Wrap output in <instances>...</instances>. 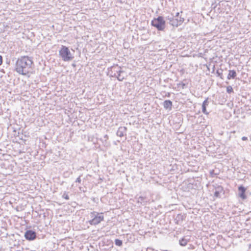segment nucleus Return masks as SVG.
<instances>
[{
    "instance_id": "nucleus-24",
    "label": "nucleus",
    "mask_w": 251,
    "mask_h": 251,
    "mask_svg": "<svg viewBox=\"0 0 251 251\" xmlns=\"http://www.w3.org/2000/svg\"><path fill=\"white\" fill-rule=\"evenodd\" d=\"M242 140L243 141H246L248 140V138L247 137H245V136H243L242 138Z\"/></svg>"
},
{
    "instance_id": "nucleus-23",
    "label": "nucleus",
    "mask_w": 251,
    "mask_h": 251,
    "mask_svg": "<svg viewBox=\"0 0 251 251\" xmlns=\"http://www.w3.org/2000/svg\"><path fill=\"white\" fill-rule=\"evenodd\" d=\"M179 15V12H176V15L175 16H174L175 17H176V18H178V19Z\"/></svg>"
},
{
    "instance_id": "nucleus-6",
    "label": "nucleus",
    "mask_w": 251,
    "mask_h": 251,
    "mask_svg": "<svg viewBox=\"0 0 251 251\" xmlns=\"http://www.w3.org/2000/svg\"><path fill=\"white\" fill-rule=\"evenodd\" d=\"M25 237L27 240H33L36 237V233L32 230H28L25 233Z\"/></svg>"
},
{
    "instance_id": "nucleus-12",
    "label": "nucleus",
    "mask_w": 251,
    "mask_h": 251,
    "mask_svg": "<svg viewBox=\"0 0 251 251\" xmlns=\"http://www.w3.org/2000/svg\"><path fill=\"white\" fill-rule=\"evenodd\" d=\"M236 76V72L235 70H229V73L227 75V79H234L235 77Z\"/></svg>"
},
{
    "instance_id": "nucleus-11",
    "label": "nucleus",
    "mask_w": 251,
    "mask_h": 251,
    "mask_svg": "<svg viewBox=\"0 0 251 251\" xmlns=\"http://www.w3.org/2000/svg\"><path fill=\"white\" fill-rule=\"evenodd\" d=\"M224 189L221 186H218L216 188V190L214 192V196L216 198L220 197V193L223 192Z\"/></svg>"
},
{
    "instance_id": "nucleus-17",
    "label": "nucleus",
    "mask_w": 251,
    "mask_h": 251,
    "mask_svg": "<svg viewBox=\"0 0 251 251\" xmlns=\"http://www.w3.org/2000/svg\"><path fill=\"white\" fill-rule=\"evenodd\" d=\"M115 244L116 246H122L123 245V242L122 240L117 239L115 240Z\"/></svg>"
},
{
    "instance_id": "nucleus-26",
    "label": "nucleus",
    "mask_w": 251,
    "mask_h": 251,
    "mask_svg": "<svg viewBox=\"0 0 251 251\" xmlns=\"http://www.w3.org/2000/svg\"><path fill=\"white\" fill-rule=\"evenodd\" d=\"M104 138L106 140V139H107L108 138V136L107 135H105L104 136Z\"/></svg>"
},
{
    "instance_id": "nucleus-25",
    "label": "nucleus",
    "mask_w": 251,
    "mask_h": 251,
    "mask_svg": "<svg viewBox=\"0 0 251 251\" xmlns=\"http://www.w3.org/2000/svg\"><path fill=\"white\" fill-rule=\"evenodd\" d=\"M2 63V57L1 55H0V65H1Z\"/></svg>"
},
{
    "instance_id": "nucleus-7",
    "label": "nucleus",
    "mask_w": 251,
    "mask_h": 251,
    "mask_svg": "<svg viewBox=\"0 0 251 251\" xmlns=\"http://www.w3.org/2000/svg\"><path fill=\"white\" fill-rule=\"evenodd\" d=\"M238 191L240 192L239 197L242 200H245L247 198V196L245 194L246 188L243 185H240L238 187Z\"/></svg>"
},
{
    "instance_id": "nucleus-28",
    "label": "nucleus",
    "mask_w": 251,
    "mask_h": 251,
    "mask_svg": "<svg viewBox=\"0 0 251 251\" xmlns=\"http://www.w3.org/2000/svg\"><path fill=\"white\" fill-rule=\"evenodd\" d=\"M166 96L167 97H170V93H168L167 95H166Z\"/></svg>"
},
{
    "instance_id": "nucleus-20",
    "label": "nucleus",
    "mask_w": 251,
    "mask_h": 251,
    "mask_svg": "<svg viewBox=\"0 0 251 251\" xmlns=\"http://www.w3.org/2000/svg\"><path fill=\"white\" fill-rule=\"evenodd\" d=\"M62 198L65 199V200H69V195L68 194V193L66 192H65L63 195H62Z\"/></svg>"
},
{
    "instance_id": "nucleus-8",
    "label": "nucleus",
    "mask_w": 251,
    "mask_h": 251,
    "mask_svg": "<svg viewBox=\"0 0 251 251\" xmlns=\"http://www.w3.org/2000/svg\"><path fill=\"white\" fill-rule=\"evenodd\" d=\"M126 130L127 128L126 127L120 126L117 131V135L120 137H124L125 135H126Z\"/></svg>"
},
{
    "instance_id": "nucleus-27",
    "label": "nucleus",
    "mask_w": 251,
    "mask_h": 251,
    "mask_svg": "<svg viewBox=\"0 0 251 251\" xmlns=\"http://www.w3.org/2000/svg\"><path fill=\"white\" fill-rule=\"evenodd\" d=\"M178 20H183V22L184 21V18H181V17H178Z\"/></svg>"
},
{
    "instance_id": "nucleus-19",
    "label": "nucleus",
    "mask_w": 251,
    "mask_h": 251,
    "mask_svg": "<svg viewBox=\"0 0 251 251\" xmlns=\"http://www.w3.org/2000/svg\"><path fill=\"white\" fill-rule=\"evenodd\" d=\"M226 92L228 94H230L232 92H233V90L232 87L231 86H228L226 87Z\"/></svg>"
},
{
    "instance_id": "nucleus-15",
    "label": "nucleus",
    "mask_w": 251,
    "mask_h": 251,
    "mask_svg": "<svg viewBox=\"0 0 251 251\" xmlns=\"http://www.w3.org/2000/svg\"><path fill=\"white\" fill-rule=\"evenodd\" d=\"M223 70L222 69L218 70L216 72V74L218 76H219L222 79H223Z\"/></svg>"
},
{
    "instance_id": "nucleus-13",
    "label": "nucleus",
    "mask_w": 251,
    "mask_h": 251,
    "mask_svg": "<svg viewBox=\"0 0 251 251\" xmlns=\"http://www.w3.org/2000/svg\"><path fill=\"white\" fill-rule=\"evenodd\" d=\"M207 99L204 100L202 104V111L203 113L207 114L208 112L206 111V106L208 104Z\"/></svg>"
},
{
    "instance_id": "nucleus-21",
    "label": "nucleus",
    "mask_w": 251,
    "mask_h": 251,
    "mask_svg": "<svg viewBox=\"0 0 251 251\" xmlns=\"http://www.w3.org/2000/svg\"><path fill=\"white\" fill-rule=\"evenodd\" d=\"M174 18L175 17L173 15L168 17L167 19L169 21L170 24H171L172 21H173Z\"/></svg>"
},
{
    "instance_id": "nucleus-18",
    "label": "nucleus",
    "mask_w": 251,
    "mask_h": 251,
    "mask_svg": "<svg viewBox=\"0 0 251 251\" xmlns=\"http://www.w3.org/2000/svg\"><path fill=\"white\" fill-rule=\"evenodd\" d=\"M145 199V198L144 197H139L138 198V202H140L141 204H143V205H144V200Z\"/></svg>"
},
{
    "instance_id": "nucleus-9",
    "label": "nucleus",
    "mask_w": 251,
    "mask_h": 251,
    "mask_svg": "<svg viewBox=\"0 0 251 251\" xmlns=\"http://www.w3.org/2000/svg\"><path fill=\"white\" fill-rule=\"evenodd\" d=\"M163 105L165 109L170 110L172 109L173 103L170 100H165L163 102Z\"/></svg>"
},
{
    "instance_id": "nucleus-5",
    "label": "nucleus",
    "mask_w": 251,
    "mask_h": 251,
    "mask_svg": "<svg viewBox=\"0 0 251 251\" xmlns=\"http://www.w3.org/2000/svg\"><path fill=\"white\" fill-rule=\"evenodd\" d=\"M124 71L122 70L121 67L118 65H113L108 68V73L112 77H115L118 73H122Z\"/></svg>"
},
{
    "instance_id": "nucleus-1",
    "label": "nucleus",
    "mask_w": 251,
    "mask_h": 251,
    "mask_svg": "<svg viewBox=\"0 0 251 251\" xmlns=\"http://www.w3.org/2000/svg\"><path fill=\"white\" fill-rule=\"evenodd\" d=\"M32 64L33 61L29 57L21 56L16 62L15 70L20 75H26L30 72Z\"/></svg>"
},
{
    "instance_id": "nucleus-16",
    "label": "nucleus",
    "mask_w": 251,
    "mask_h": 251,
    "mask_svg": "<svg viewBox=\"0 0 251 251\" xmlns=\"http://www.w3.org/2000/svg\"><path fill=\"white\" fill-rule=\"evenodd\" d=\"M115 77L120 81H123L124 79V77L121 75V73H118Z\"/></svg>"
},
{
    "instance_id": "nucleus-14",
    "label": "nucleus",
    "mask_w": 251,
    "mask_h": 251,
    "mask_svg": "<svg viewBox=\"0 0 251 251\" xmlns=\"http://www.w3.org/2000/svg\"><path fill=\"white\" fill-rule=\"evenodd\" d=\"M187 243V240L183 238L179 240V244L181 246H185Z\"/></svg>"
},
{
    "instance_id": "nucleus-22",
    "label": "nucleus",
    "mask_w": 251,
    "mask_h": 251,
    "mask_svg": "<svg viewBox=\"0 0 251 251\" xmlns=\"http://www.w3.org/2000/svg\"><path fill=\"white\" fill-rule=\"evenodd\" d=\"M81 181V180L80 178V176H79L78 177H77L75 180V182H78V183H80Z\"/></svg>"
},
{
    "instance_id": "nucleus-2",
    "label": "nucleus",
    "mask_w": 251,
    "mask_h": 251,
    "mask_svg": "<svg viewBox=\"0 0 251 251\" xmlns=\"http://www.w3.org/2000/svg\"><path fill=\"white\" fill-rule=\"evenodd\" d=\"M151 25L156 28L158 30L162 31L165 27V21L162 16H159L154 18L151 22Z\"/></svg>"
},
{
    "instance_id": "nucleus-29",
    "label": "nucleus",
    "mask_w": 251,
    "mask_h": 251,
    "mask_svg": "<svg viewBox=\"0 0 251 251\" xmlns=\"http://www.w3.org/2000/svg\"><path fill=\"white\" fill-rule=\"evenodd\" d=\"M182 85V86H183V88L184 86H185V84L183 83Z\"/></svg>"
},
{
    "instance_id": "nucleus-4",
    "label": "nucleus",
    "mask_w": 251,
    "mask_h": 251,
    "mask_svg": "<svg viewBox=\"0 0 251 251\" xmlns=\"http://www.w3.org/2000/svg\"><path fill=\"white\" fill-rule=\"evenodd\" d=\"M102 214V213L100 214L95 211L92 212L90 214L92 219L89 221L90 225H96L103 221L104 217Z\"/></svg>"
},
{
    "instance_id": "nucleus-3",
    "label": "nucleus",
    "mask_w": 251,
    "mask_h": 251,
    "mask_svg": "<svg viewBox=\"0 0 251 251\" xmlns=\"http://www.w3.org/2000/svg\"><path fill=\"white\" fill-rule=\"evenodd\" d=\"M59 55L64 61H69L74 58L68 47L62 46L59 51Z\"/></svg>"
},
{
    "instance_id": "nucleus-10",
    "label": "nucleus",
    "mask_w": 251,
    "mask_h": 251,
    "mask_svg": "<svg viewBox=\"0 0 251 251\" xmlns=\"http://www.w3.org/2000/svg\"><path fill=\"white\" fill-rule=\"evenodd\" d=\"M183 23V20H178V18H176L175 17L172 22L171 23V25L173 26L177 27L178 25H180Z\"/></svg>"
}]
</instances>
